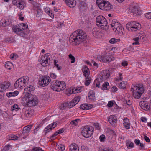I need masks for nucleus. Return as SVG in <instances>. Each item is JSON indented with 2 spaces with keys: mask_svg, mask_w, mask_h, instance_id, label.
Masks as SVG:
<instances>
[{
  "mask_svg": "<svg viewBox=\"0 0 151 151\" xmlns=\"http://www.w3.org/2000/svg\"><path fill=\"white\" fill-rule=\"evenodd\" d=\"M40 5L36 2L33 3V9L35 10H38V9H41L40 7Z\"/></svg>",
  "mask_w": 151,
  "mask_h": 151,
  "instance_id": "58836bf2",
  "label": "nucleus"
},
{
  "mask_svg": "<svg viewBox=\"0 0 151 151\" xmlns=\"http://www.w3.org/2000/svg\"><path fill=\"white\" fill-rule=\"evenodd\" d=\"M124 122V125L126 129H128L130 128V124L129 119L127 118H124L123 119Z\"/></svg>",
  "mask_w": 151,
  "mask_h": 151,
  "instance_id": "c85d7f7f",
  "label": "nucleus"
},
{
  "mask_svg": "<svg viewBox=\"0 0 151 151\" xmlns=\"http://www.w3.org/2000/svg\"><path fill=\"white\" fill-rule=\"evenodd\" d=\"M139 39V37H136V38H134L133 40L135 41L133 43V45H139V43L138 42V40Z\"/></svg>",
  "mask_w": 151,
  "mask_h": 151,
  "instance_id": "6e6d98bb",
  "label": "nucleus"
},
{
  "mask_svg": "<svg viewBox=\"0 0 151 151\" xmlns=\"http://www.w3.org/2000/svg\"><path fill=\"white\" fill-rule=\"evenodd\" d=\"M35 13H36V17L38 19L41 18L43 14V12L41 9L35 10Z\"/></svg>",
  "mask_w": 151,
  "mask_h": 151,
  "instance_id": "72a5a7b5",
  "label": "nucleus"
},
{
  "mask_svg": "<svg viewBox=\"0 0 151 151\" xmlns=\"http://www.w3.org/2000/svg\"><path fill=\"white\" fill-rule=\"evenodd\" d=\"M33 151H44L39 147H37L33 149Z\"/></svg>",
  "mask_w": 151,
  "mask_h": 151,
  "instance_id": "e2e57ef3",
  "label": "nucleus"
},
{
  "mask_svg": "<svg viewBox=\"0 0 151 151\" xmlns=\"http://www.w3.org/2000/svg\"><path fill=\"white\" fill-rule=\"evenodd\" d=\"M99 81H97V80L95 81V83H96V86L97 87L99 88L100 87V83Z\"/></svg>",
  "mask_w": 151,
  "mask_h": 151,
  "instance_id": "69168bd1",
  "label": "nucleus"
},
{
  "mask_svg": "<svg viewBox=\"0 0 151 151\" xmlns=\"http://www.w3.org/2000/svg\"><path fill=\"white\" fill-rule=\"evenodd\" d=\"M100 140L101 142H103L105 141V136L104 135H101L99 137Z\"/></svg>",
  "mask_w": 151,
  "mask_h": 151,
  "instance_id": "bf43d9fd",
  "label": "nucleus"
},
{
  "mask_svg": "<svg viewBox=\"0 0 151 151\" xmlns=\"http://www.w3.org/2000/svg\"><path fill=\"white\" fill-rule=\"evenodd\" d=\"M139 105L140 107L145 110H148L150 108V106L148 104L144 101H141L139 102Z\"/></svg>",
  "mask_w": 151,
  "mask_h": 151,
  "instance_id": "412c9836",
  "label": "nucleus"
},
{
  "mask_svg": "<svg viewBox=\"0 0 151 151\" xmlns=\"http://www.w3.org/2000/svg\"><path fill=\"white\" fill-rule=\"evenodd\" d=\"M126 28L129 31H136L141 29V25L135 21H132L126 24Z\"/></svg>",
  "mask_w": 151,
  "mask_h": 151,
  "instance_id": "0eeeda50",
  "label": "nucleus"
},
{
  "mask_svg": "<svg viewBox=\"0 0 151 151\" xmlns=\"http://www.w3.org/2000/svg\"><path fill=\"white\" fill-rule=\"evenodd\" d=\"M96 3L99 7L103 10L109 11L113 9V6L109 2L105 0H97Z\"/></svg>",
  "mask_w": 151,
  "mask_h": 151,
  "instance_id": "20e7f679",
  "label": "nucleus"
},
{
  "mask_svg": "<svg viewBox=\"0 0 151 151\" xmlns=\"http://www.w3.org/2000/svg\"><path fill=\"white\" fill-rule=\"evenodd\" d=\"M50 79V78L49 77L42 76L39 79L38 82L39 84L43 87L46 86L51 81Z\"/></svg>",
  "mask_w": 151,
  "mask_h": 151,
  "instance_id": "9d476101",
  "label": "nucleus"
},
{
  "mask_svg": "<svg viewBox=\"0 0 151 151\" xmlns=\"http://www.w3.org/2000/svg\"><path fill=\"white\" fill-rule=\"evenodd\" d=\"M117 117L114 115L110 116L109 118L108 121L110 124L113 126L115 125L116 122Z\"/></svg>",
  "mask_w": 151,
  "mask_h": 151,
  "instance_id": "6ab92c4d",
  "label": "nucleus"
},
{
  "mask_svg": "<svg viewBox=\"0 0 151 151\" xmlns=\"http://www.w3.org/2000/svg\"><path fill=\"white\" fill-rule=\"evenodd\" d=\"M28 135V125L25 127L23 129L22 133L23 138L25 139L26 138Z\"/></svg>",
  "mask_w": 151,
  "mask_h": 151,
  "instance_id": "5701e85b",
  "label": "nucleus"
},
{
  "mask_svg": "<svg viewBox=\"0 0 151 151\" xmlns=\"http://www.w3.org/2000/svg\"><path fill=\"white\" fill-rule=\"evenodd\" d=\"M91 80L88 79L86 80L85 83V84L86 86H88L90 83Z\"/></svg>",
  "mask_w": 151,
  "mask_h": 151,
  "instance_id": "338daca9",
  "label": "nucleus"
},
{
  "mask_svg": "<svg viewBox=\"0 0 151 151\" xmlns=\"http://www.w3.org/2000/svg\"><path fill=\"white\" fill-rule=\"evenodd\" d=\"M65 86L64 82L55 80L51 82L50 87L55 91L60 92L65 89Z\"/></svg>",
  "mask_w": 151,
  "mask_h": 151,
  "instance_id": "7ed1b4c3",
  "label": "nucleus"
},
{
  "mask_svg": "<svg viewBox=\"0 0 151 151\" xmlns=\"http://www.w3.org/2000/svg\"><path fill=\"white\" fill-rule=\"evenodd\" d=\"M68 102L63 103L60 106V109L64 110L69 108L68 107Z\"/></svg>",
  "mask_w": 151,
  "mask_h": 151,
  "instance_id": "e433bc0d",
  "label": "nucleus"
},
{
  "mask_svg": "<svg viewBox=\"0 0 151 151\" xmlns=\"http://www.w3.org/2000/svg\"><path fill=\"white\" fill-rule=\"evenodd\" d=\"M38 103V100L37 96L29 93V106H35Z\"/></svg>",
  "mask_w": 151,
  "mask_h": 151,
  "instance_id": "1a4fd4ad",
  "label": "nucleus"
},
{
  "mask_svg": "<svg viewBox=\"0 0 151 151\" xmlns=\"http://www.w3.org/2000/svg\"><path fill=\"white\" fill-rule=\"evenodd\" d=\"M57 125V123L56 122H53L52 124H50L44 130L45 133H47L52 130L56 127Z\"/></svg>",
  "mask_w": 151,
  "mask_h": 151,
  "instance_id": "f3484780",
  "label": "nucleus"
},
{
  "mask_svg": "<svg viewBox=\"0 0 151 151\" xmlns=\"http://www.w3.org/2000/svg\"><path fill=\"white\" fill-rule=\"evenodd\" d=\"M20 109L19 106L17 104H14L11 108V110L12 111L14 110H18Z\"/></svg>",
  "mask_w": 151,
  "mask_h": 151,
  "instance_id": "37998d69",
  "label": "nucleus"
},
{
  "mask_svg": "<svg viewBox=\"0 0 151 151\" xmlns=\"http://www.w3.org/2000/svg\"><path fill=\"white\" fill-rule=\"evenodd\" d=\"M88 96L90 100H92L95 99V93L93 91H90L88 93Z\"/></svg>",
  "mask_w": 151,
  "mask_h": 151,
  "instance_id": "473e14b6",
  "label": "nucleus"
},
{
  "mask_svg": "<svg viewBox=\"0 0 151 151\" xmlns=\"http://www.w3.org/2000/svg\"><path fill=\"white\" fill-rule=\"evenodd\" d=\"M58 148L61 150H63L65 149V147L62 145H59L58 146Z\"/></svg>",
  "mask_w": 151,
  "mask_h": 151,
  "instance_id": "13d9d810",
  "label": "nucleus"
},
{
  "mask_svg": "<svg viewBox=\"0 0 151 151\" xmlns=\"http://www.w3.org/2000/svg\"><path fill=\"white\" fill-rule=\"evenodd\" d=\"M120 40L119 39L112 38L109 41V42L112 44L115 43L117 42H119Z\"/></svg>",
  "mask_w": 151,
  "mask_h": 151,
  "instance_id": "a19ab883",
  "label": "nucleus"
},
{
  "mask_svg": "<svg viewBox=\"0 0 151 151\" xmlns=\"http://www.w3.org/2000/svg\"><path fill=\"white\" fill-rule=\"evenodd\" d=\"M92 107V105L90 104H83L80 106V108L83 110H88L91 108Z\"/></svg>",
  "mask_w": 151,
  "mask_h": 151,
  "instance_id": "a878e982",
  "label": "nucleus"
},
{
  "mask_svg": "<svg viewBox=\"0 0 151 151\" xmlns=\"http://www.w3.org/2000/svg\"><path fill=\"white\" fill-rule=\"evenodd\" d=\"M12 63L11 62L8 61L5 63V66L6 68L7 69L10 70V68L9 67L10 66V65H11Z\"/></svg>",
  "mask_w": 151,
  "mask_h": 151,
  "instance_id": "603ef678",
  "label": "nucleus"
},
{
  "mask_svg": "<svg viewBox=\"0 0 151 151\" xmlns=\"http://www.w3.org/2000/svg\"><path fill=\"white\" fill-rule=\"evenodd\" d=\"M10 86V83L8 82H4L0 83V91L2 92L3 91L8 89Z\"/></svg>",
  "mask_w": 151,
  "mask_h": 151,
  "instance_id": "dca6fc26",
  "label": "nucleus"
},
{
  "mask_svg": "<svg viewBox=\"0 0 151 151\" xmlns=\"http://www.w3.org/2000/svg\"><path fill=\"white\" fill-rule=\"evenodd\" d=\"M10 114H4L3 115L4 118L5 120H7L8 119H12V117Z\"/></svg>",
  "mask_w": 151,
  "mask_h": 151,
  "instance_id": "ea45409f",
  "label": "nucleus"
},
{
  "mask_svg": "<svg viewBox=\"0 0 151 151\" xmlns=\"http://www.w3.org/2000/svg\"><path fill=\"white\" fill-rule=\"evenodd\" d=\"M78 120H79L78 119H77L75 120L72 121L70 123V124L72 125H74L76 126L78 124Z\"/></svg>",
  "mask_w": 151,
  "mask_h": 151,
  "instance_id": "8fccbe9b",
  "label": "nucleus"
},
{
  "mask_svg": "<svg viewBox=\"0 0 151 151\" xmlns=\"http://www.w3.org/2000/svg\"><path fill=\"white\" fill-rule=\"evenodd\" d=\"M129 10L134 15H141V12L136 7H131Z\"/></svg>",
  "mask_w": 151,
  "mask_h": 151,
  "instance_id": "aec40b11",
  "label": "nucleus"
},
{
  "mask_svg": "<svg viewBox=\"0 0 151 151\" xmlns=\"http://www.w3.org/2000/svg\"><path fill=\"white\" fill-rule=\"evenodd\" d=\"M146 17L148 19H151V12H149L146 14Z\"/></svg>",
  "mask_w": 151,
  "mask_h": 151,
  "instance_id": "0e129e2a",
  "label": "nucleus"
},
{
  "mask_svg": "<svg viewBox=\"0 0 151 151\" xmlns=\"http://www.w3.org/2000/svg\"><path fill=\"white\" fill-rule=\"evenodd\" d=\"M57 60H54V65L55 66H56L57 68L58 69V70H60L61 69V68L60 67H59L58 66V64H57Z\"/></svg>",
  "mask_w": 151,
  "mask_h": 151,
  "instance_id": "052dcab7",
  "label": "nucleus"
},
{
  "mask_svg": "<svg viewBox=\"0 0 151 151\" xmlns=\"http://www.w3.org/2000/svg\"><path fill=\"white\" fill-rule=\"evenodd\" d=\"M81 97L78 96L75 97L68 105V107L70 108L75 106L79 101Z\"/></svg>",
  "mask_w": 151,
  "mask_h": 151,
  "instance_id": "4468645a",
  "label": "nucleus"
},
{
  "mask_svg": "<svg viewBox=\"0 0 151 151\" xmlns=\"http://www.w3.org/2000/svg\"><path fill=\"white\" fill-rule=\"evenodd\" d=\"M104 73H101L100 75L99 76L98 78L96 79L97 81H100L102 82L103 81H105V79H104Z\"/></svg>",
  "mask_w": 151,
  "mask_h": 151,
  "instance_id": "f704fd0d",
  "label": "nucleus"
},
{
  "mask_svg": "<svg viewBox=\"0 0 151 151\" xmlns=\"http://www.w3.org/2000/svg\"><path fill=\"white\" fill-rule=\"evenodd\" d=\"M22 24H19L18 25L15 26L12 28L13 32L23 37L25 35V33L22 32V29H21Z\"/></svg>",
  "mask_w": 151,
  "mask_h": 151,
  "instance_id": "f8f14e48",
  "label": "nucleus"
},
{
  "mask_svg": "<svg viewBox=\"0 0 151 151\" xmlns=\"http://www.w3.org/2000/svg\"><path fill=\"white\" fill-rule=\"evenodd\" d=\"M92 33L93 36L97 38L101 37L102 33L99 30L97 29H94L92 30Z\"/></svg>",
  "mask_w": 151,
  "mask_h": 151,
  "instance_id": "4be33fe9",
  "label": "nucleus"
},
{
  "mask_svg": "<svg viewBox=\"0 0 151 151\" xmlns=\"http://www.w3.org/2000/svg\"><path fill=\"white\" fill-rule=\"evenodd\" d=\"M22 24V28L21 29H22V30L24 29H25L28 28V25L26 23H21Z\"/></svg>",
  "mask_w": 151,
  "mask_h": 151,
  "instance_id": "3c124183",
  "label": "nucleus"
},
{
  "mask_svg": "<svg viewBox=\"0 0 151 151\" xmlns=\"http://www.w3.org/2000/svg\"><path fill=\"white\" fill-rule=\"evenodd\" d=\"M24 96H28V86H27L24 89Z\"/></svg>",
  "mask_w": 151,
  "mask_h": 151,
  "instance_id": "49530a36",
  "label": "nucleus"
},
{
  "mask_svg": "<svg viewBox=\"0 0 151 151\" xmlns=\"http://www.w3.org/2000/svg\"><path fill=\"white\" fill-rule=\"evenodd\" d=\"M110 76V73L109 72L107 73L104 72V79H105V80L109 78Z\"/></svg>",
  "mask_w": 151,
  "mask_h": 151,
  "instance_id": "4d7b16f0",
  "label": "nucleus"
},
{
  "mask_svg": "<svg viewBox=\"0 0 151 151\" xmlns=\"http://www.w3.org/2000/svg\"><path fill=\"white\" fill-rule=\"evenodd\" d=\"M78 146L75 143L71 144L70 146V151H79Z\"/></svg>",
  "mask_w": 151,
  "mask_h": 151,
  "instance_id": "b1692460",
  "label": "nucleus"
},
{
  "mask_svg": "<svg viewBox=\"0 0 151 151\" xmlns=\"http://www.w3.org/2000/svg\"><path fill=\"white\" fill-rule=\"evenodd\" d=\"M69 57L71 60V63H73L75 62V58L74 57V56H73L71 54H70L69 55Z\"/></svg>",
  "mask_w": 151,
  "mask_h": 151,
  "instance_id": "09e8293b",
  "label": "nucleus"
},
{
  "mask_svg": "<svg viewBox=\"0 0 151 151\" xmlns=\"http://www.w3.org/2000/svg\"><path fill=\"white\" fill-rule=\"evenodd\" d=\"M12 3L20 9H23L24 7V2L21 0H13Z\"/></svg>",
  "mask_w": 151,
  "mask_h": 151,
  "instance_id": "2eb2a0df",
  "label": "nucleus"
},
{
  "mask_svg": "<svg viewBox=\"0 0 151 151\" xmlns=\"http://www.w3.org/2000/svg\"><path fill=\"white\" fill-rule=\"evenodd\" d=\"M82 71L84 73V75L87 78L89 75V70L88 67L85 66L82 69Z\"/></svg>",
  "mask_w": 151,
  "mask_h": 151,
  "instance_id": "bb28decb",
  "label": "nucleus"
},
{
  "mask_svg": "<svg viewBox=\"0 0 151 151\" xmlns=\"http://www.w3.org/2000/svg\"><path fill=\"white\" fill-rule=\"evenodd\" d=\"M50 55V54L47 53L42 56L41 62H42L41 65L45 67L47 66L48 60H50V58L49 57Z\"/></svg>",
  "mask_w": 151,
  "mask_h": 151,
  "instance_id": "ddd939ff",
  "label": "nucleus"
},
{
  "mask_svg": "<svg viewBox=\"0 0 151 151\" xmlns=\"http://www.w3.org/2000/svg\"><path fill=\"white\" fill-rule=\"evenodd\" d=\"M50 76L51 78L53 79H55L56 78L57 76L55 74L52 73L50 74Z\"/></svg>",
  "mask_w": 151,
  "mask_h": 151,
  "instance_id": "774afa93",
  "label": "nucleus"
},
{
  "mask_svg": "<svg viewBox=\"0 0 151 151\" xmlns=\"http://www.w3.org/2000/svg\"><path fill=\"white\" fill-rule=\"evenodd\" d=\"M87 35L85 32L82 30L78 29L71 35L69 41L70 43L75 42L76 45H77L85 41Z\"/></svg>",
  "mask_w": 151,
  "mask_h": 151,
  "instance_id": "f257e3e1",
  "label": "nucleus"
},
{
  "mask_svg": "<svg viewBox=\"0 0 151 151\" xmlns=\"http://www.w3.org/2000/svg\"><path fill=\"white\" fill-rule=\"evenodd\" d=\"M111 25L112 29L114 31L116 30V28L121 26L120 24L118 22H116L115 20L112 21Z\"/></svg>",
  "mask_w": 151,
  "mask_h": 151,
  "instance_id": "393cba45",
  "label": "nucleus"
},
{
  "mask_svg": "<svg viewBox=\"0 0 151 151\" xmlns=\"http://www.w3.org/2000/svg\"><path fill=\"white\" fill-rule=\"evenodd\" d=\"M35 89L34 87L32 85L29 86V92H30L31 94H32Z\"/></svg>",
  "mask_w": 151,
  "mask_h": 151,
  "instance_id": "de8ad7c7",
  "label": "nucleus"
},
{
  "mask_svg": "<svg viewBox=\"0 0 151 151\" xmlns=\"http://www.w3.org/2000/svg\"><path fill=\"white\" fill-rule=\"evenodd\" d=\"M19 93L18 91H15L14 92H10L6 93V95L9 97L12 96H17Z\"/></svg>",
  "mask_w": 151,
  "mask_h": 151,
  "instance_id": "7c9ffc66",
  "label": "nucleus"
},
{
  "mask_svg": "<svg viewBox=\"0 0 151 151\" xmlns=\"http://www.w3.org/2000/svg\"><path fill=\"white\" fill-rule=\"evenodd\" d=\"M99 151H113L111 148H101L99 149Z\"/></svg>",
  "mask_w": 151,
  "mask_h": 151,
  "instance_id": "864d4df0",
  "label": "nucleus"
},
{
  "mask_svg": "<svg viewBox=\"0 0 151 151\" xmlns=\"http://www.w3.org/2000/svg\"><path fill=\"white\" fill-rule=\"evenodd\" d=\"M115 31L118 33V35H122L123 34L124 28L120 26L117 28H116Z\"/></svg>",
  "mask_w": 151,
  "mask_h": 151,
  "instance_id": "c756f323",
  "label": "nucleus"
},
{
  "mask_svg": "<svg viewBox=\"0 0 151 151\" xmlns=\"http://www.w3.org/2000/svg\"><path fill=\"white\" fill-rule=\"evenodd\" d=\"M12 149L11 145L8 144L6 145L2 150V151H9Z\"/></svg>",
  "mask_w": 151,
  "mask_h": 151,
  "instance_id": "4c0bfd02",
  "label": "nucleus"
},
{
  "mask_svg": "<svg viewBox=\"0 0 151 151\" xmlns=\"http://www.w3.org/2000/svg\"><path fill=\"white\" fill-rule=\"evenodd\" d=\"M126 145L128 148H131L134 147V144L129 140L126 141Z\"/></svg>",
  "mask_w": 151,
  "mask_h": 151,
  "instance_id": "c9c22d12",
  "label": "nucleus"
},
{
  "mask_svg": "<svg viewBox=\"0 0 151 151\" xmlns=\"http://www.w3.org/2000/svg\"><path fill=\"white\" fill-rule=\"evenodd\" d=\"M87 6V4L86 3L84 2H82L80 4V7L81 9H82L83 7Z\"/></svg>",
  "mask_w": 151,
  "mask_h": 151,
  "instance_id": "5fc2aeb1",
  "label": "nucleus"
},
{
  "mask_svg": "<svg viewBox=\"0 0 151 151\" xmlns=\"http://www.w3.org/2000/svg\"><path fill=\"white\" fill-rule=\"evenodd\" d=\"M119 87L120 88L124 89L126 87V84L123 81L121 82L119 85Z\"/></svg>",
  "mask_w": 151,
  "mask_h": 151,
  "instance_id": "a18cd8bd",
  "label": "nucleus"
},
{
  "mask_svg": "<svg viewBox=\"0 0 151 151\" xmlns=\"http://www.w3.org/2000/svg\"><path fill=\"white\" fill-rule=\"evenodd\" d=\"M109 83L108 82H106L104 83L102 86L101 89L103 90L107 89V86H108Z\"/></svg>",
  "mask_w": 151,
  "mask_h": 151,
  "instance_id": "79ce46f5",
  "label": "nucleus"
},
{
  "mask_svg": "<svg viewBox=\"0 0 151 151\" xmlns=\"http://www.w3.org/2000/svg\"><path fill=\"white\" fill-rule=\"evenodd\" d=\"M67 6L70 8H74L76 4L75 0H64Z\"/></svg>",
  "mask_w": 151,
  "mask_h": 151,
  "instance_id": "a211bd4d",
  "label": "nucleus"
},
{
  "mask_svg": "<svg viewBox=\"0 0 151 151\" xmlns=\"http://www.w3.org/2000/svg\"><path fill=\"white\" fill-rule=\"evenodd\" d=\"M9 24V23L4 19H2L0 21V26L5 27Z\"/></svg>",
  "mask_w": 151,
  "mask_h": 151,
  "instance_id": "2f4dec72",
  "label": "nucleus"
},
{
  "mask_svg": "<svg viewBox=\"0 0 151 151\" xmlns=\"http://www.w3.org/2000/svg\"><path fill=\"white\" fill-rule=\"evenodd\" d=\"M99 60L104 63L109 62L113 60L114 58L112 56L106 55L104 56H99L97 57Z\"/></svg>",
  "mask_w": 151,
  "mask_h": 151,
  "instance_id": "9b49d317",
  "label": "nucleus"
},
{
  "mask_svg": "<svg viewBox=\"0 0 151 151\" xmlns=\"http://www.w3.org/2000/svg\"><path fill=\"white\" fill-rule=\"evenodd\" d=\"M93 130V127L91 126H85L81 131V134L85 137L89 138L92 135Z\"/></svg>",
  "mask_w": 151,
  "mask_h": 151,
  "instance_id": "6e6552de",
  "label": "nucleus"
},
{
  "mask_svg": "<svg viewBox=\"0 0 151 151\" xmlns=\"http://www.w3.org/2000/svg\"><path fill=\"white\" fill-rule=\"evenodd\" d=\"M96 24L97 26H100L101 28L106 30L108 28L107 21L104 17L101 15L98 16L96 20Z\"/></svg>",
  "mask_w": 151,
  "mask_h": 151,
  "instance_id": "39448f33",
  "label": "nucleus"
},
{
  "mask_svg": "<svg viewBox=\"0 0 151 151\" xmlns=\"http://www.w3.org/2000/svg\"><path fill=\"white\" fill-rule=\"evenodd\" d=\"M81 91V88L79 87L78 88H74L73 89V93H76Z\"/></svg>",
  "mask_w": 151,
  "mask_h": 151,
  "instance_id": "c03bdc74",
  "label": "nucleus"
},
{
  "mask_svg": "<svg viewBox=\"0 0 151 151\" xmlns=\"http://www.w3.org/2000/svg\"><path fill=\"white\" fill-rule=\"evenodd\" d=\"M28 77L27 76H25L24 77H21L17 80L14 83L15 88L22 89L27 85L28 82Z\"/></svg>",
  "mask_w": 151,
  "mask_h": 151,
  "instance_id": "423d86ee",
  "label": "nucleus"
},
{
  "mask_svg": "<svg viewBox=\"0 0 151 151\" xmlns=\"http://www.w3.org/2000/svg\"><path fill=\"white\" fill-rule=\"evenodd\" d=\"M131 91H132V94L134 98L139 99L144 93V89L142 84H137L131 87Z\"/></svg>",
  "mask_w": 151,
  "mask_h": 151,
  "instance_id": "f03ea898",
  "label": "nucleus"
},
{
  "mask_svg": "<svg viewBox=\"0 0 151 151\" xmlns=\"http://www.w3.org/2000/svg\"><path fill=\"white\" fill-rule=\"evenodd\" d=\"M22 105L27 107L28 106V96H24L22 98Z\"/></svg>",
  "mask_w": 151,
  "mask_h": 151,
  "instance_id": "cd10ccee",
  "label": "nucleus"
},
{
  "mask_svg": "<svg viewBox=\"0 0 151 151\" xmlns=\"http://www.w3.org/2000/svg\"><path fill=\"white\" fill-rule=\"evenodd\" d=\"M113 104L114 103L112 101H111L109 102L107 104V106L108 107H111L113 106Z\"/></svg>",
  "mask_w": 151,
  "mask_h": 151,
  "instance_id": "680f3d73",
  "label": "nucleus"
}]
</instances>
